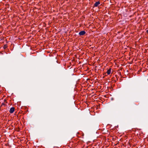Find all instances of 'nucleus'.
I'll return each mask as SVG.
<instances>
[{"label":"nucleus","mask_w":148,"mask_h":148,"mask_svg":"<svg viewBox=\"0 0 148 148\" xmlns=\"http://www.w3.org/2000/svg\"><path fill=\"white\" fill-rule=\"evenodd\" d=\"M15 110V108L14 107H12L10 108L9 111L10 113H12L14 112Z\"/></svg>","instance_id":"f257e3e1"},{"label":"nucleus","mask_w":148,"mask_h":148,"mask_svg":"<svg viewBox=\"0 0 148 148\" xmlns=\"http://www.w3.org/2000/svg\"><path fill=\"white\" fill-rule=\"evenodd\" d=\"M86 33V32L84 31H82L79 32V34L80 35H83Z\"/></svg>","instance_id":"f03ea898"},{"label":"nucleus","mask_w":148,"mask_h":148,"mask_svg":"<svg viewBox=\"0 0 148 148\" xmlns=\"http://www.w3.org/2000/svg\"><path fill=\"white\" fill-rule=\"evenodd\" d=\"M100 4V3L99 1H97L94 4V6L95 7H97Z\"/></svg>","instance_id":"7ed1b4c3"},{"label":"nucleus","mask_w":148,"mask_h":148,"mask_svg":"<svg viewBox=\"0 0 148 148\" xmlns=\"http://www.w3.org/2000/svg\"><path fill=\"white\" fill-rule=\"evenodd\" d=\"M111 70H112L111 68H110L109 69H108L107 70V71L106 72V73H107L108 75H109L111 73Z\"/></svg>","instance_id":"20e7f679"},{"label":"nucleus","mask_w":148,"mask_h":148,"mask_svg":"<svg viewBox=\"0 0 148 148\" xmlns=\"http://www.w3.org/2000/svg\"><path fill=\"white\" fill-rule=\"evenodd\" d=\"M7 47V45H4L3 48L4 49H5Z\"/></svg>","instance_id":"39448f33"},{"label":"nucleus","mask_w":148,"mask_h":148,"mask_svg":"<svg viewBox=\"0 0 148 148\" xmlns=\"http://www.w3.org/2000/svg\"><path fill=\"white\" fill-rule=\"evenodd\" d=\"M146 32H147V33L148 34V29L147 30Z\"/></svg>","instance_id":"423d86ee"}]
</instances>
